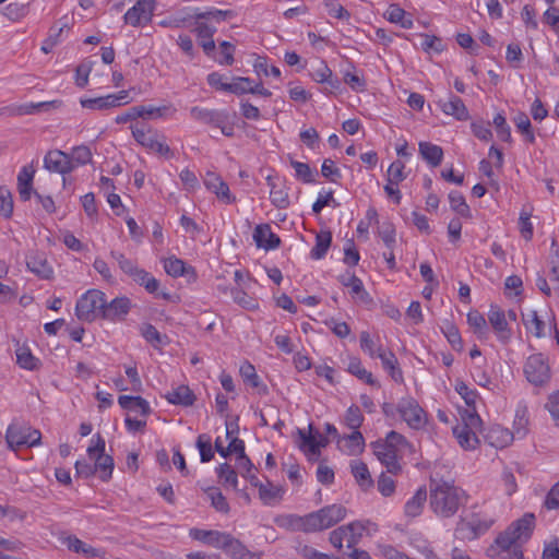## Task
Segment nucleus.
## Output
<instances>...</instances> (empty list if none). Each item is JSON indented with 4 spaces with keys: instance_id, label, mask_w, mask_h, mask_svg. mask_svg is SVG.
Instances as JSON below:
<instances>
[{
    "instance_id": "f257e3e1",
    "label": "nucleus",
    "mask_w": 559,
    "mask_h": 559,
    "mask_svg": "<svg viewBox=\"0 0 559 559\" xmlns=\"http://www.w3.org/2000/svg\"><path fill=\"white\" fill-rule=\"evenodd\" d=\"M467 492L453 481L431 479L429 484V506L442 519L454 516L468 501Z\"/></svg>"
},
{
    "instance_id": "f03ea898",
    "label": "nucleus",
    "mask_w": 559,
    "mask_h": 559,
    "mask_svg": "<svg viewBox=\"0 0 559 559\" xmlns=\"http://www.w3.org/2000/svg\"><path fill=\"white\" fill-rule=\"evenodd\" d=\"M534 526L535 515L525 513L521 519L512 522L504 532L500 533L495 543L503 551L502 557H509L513 554L514 548L522 547V543L531 537Z\"/></svg>"
},
{
    "instance_id": "7ed1b4c3",
    "label": "nucleus",
    "mask_w": 559,
    "mask_h": 559,
    "mask_svg": "<svg viewBox=\"0 0 559 559\" xmlns=\"http://www.w3.org/2000/svg\"><path fill=\"white\" fill-rule=\"evenodd\" d=\"M461 417L462 423L452 429L453 436L464 450H474L479 443L476 430L481 426V418L475 411H464Z\"/></svg>"
},
{
    "instance_id": "20e7f679",
    "label": "nucleus",
    "mask_w": 559,
    "mask_h": 559,
    "mask_svg": "<svg viewBox=\"0 0 559 559\" xmlns=\"http://www.w3.org/2000/svg\"><path fill=\"white\" fill-rule=\"evenodd\" d=\"M131 132L134 140L148 151L166 157L171 155L170 147L166 143V136L157 130L146 124H135L131 126Z\"/></svg>"
},
{
    "instance_id": "39448f33",
    "label": "nucleus",
    "mask_w": 559,
    "mask_h": 559,
    "mask_svg": "<svg viewBox=\"0 0 559 559\" xmlns=\"http://www.w3.org/2000/svg\"><path fill=\"white\" fill-rule=\"evenodd\" d=\"M346 516V509L341 504L326 506L306 515V525L310 532H318L334 526Z\"/></svg>"
},
{
    "instance_id": "423d86ee",
    "label": "nucleus",
    "mask_w": 559,
    "mask_h": 559,
    "mask_svg": "<svg viewBox=\"0 0 559 559\" xmlns=\"http://www.w3.org/2000/svg\"><path fill=\"white\" fill-rule=\"evenodd\" d=\"M105 297V293L99 289H88L83 294L75 306V314L79 320L93 322L97 318L102 319Z\"/></svg>"
},
{
    "instance_id": "0eeeda50",
    "label": "nucleus",
    "mask_w": 559,
    "mask_h": 559,
    "mask_svg": "<svg viewBox=\"0 0 559 559\" xmlns=\"http://www.w3.org/2000/svg\"><path fill=\"white\" fill-rule=\"evenodd\" d=\"M190 116L194 120L221 129L225 136H234V124L229 122L230 115L227 110H214L194 106L190 109Z\"/></svg>"
},
{
    "instance_id": "6e6552de",
    "label": "nucleus",
    "mask_w": 559,
    "mask_h": 559,
    "mask_svg": "<svg viewBox=\"0 0 559 559\" xmlns=\"http://www.w3.org/2000/svg\"><path fill=\"white\" fill-rule=\"evenodd\" d=\"M493 524V520L480 513H472L468 519L461 518L456 524V532L462 538L474 540L484 535Z\"/></svg>"
},
{
    "instance_id": "1a4fd4ad",
    "label": "nucleus",
    "mask_w": 559,
    "mask_h": 559,
    "mask_svg": "<svg viewBox=\"0 0 559 559\" xmlns=\"http://www.w3.org/2000/svg\"><path fill=\"white\" fill-rule=\"evenodd\" d=\"M397 413L402 419L413 429L423 428L427 421L425 411L412 396H406L400 400L397 403Z\"/></svg>"
},
{
    "instance_id": "9d476101",
    "label": "nucleus",
    "mask_w": 559,
    "mask_h": 559,
    "mask_svg": "<svg viewBox=\"0 0 559 559\" xmlns=\"http://www.w3.org/2000/svg\"><path fill=\"white\" fill-rule=\"evenodd\" d=\"M524 373L528 382L539 386L547 383L550 379V368L543 354L530 356L524 366Z\"/></svg>"
},
{
    "instance_id": "9b49d317",
    "label": "nucleus",
    "mask_w": 559,
    "mask_h": 559,
    "mask_svg": "<svg viewBox=\"0 0 559 559\" xmlns=\"http://www.w3.org/2000/svg\"><path fill=\"white\" fill-rule=\"evenodd\" d=\"M87 454L90 459L95 460L94 465L100 471L102 480H109L114 471V459L105 454V440L99 433L96 435V444L87 448Z\"/></svg>"
},
{
    "instance_id": "f8f14e48",
    "label": "nucleus",
    "mask_w": 559,
    "mask_h": 559,
    "mask_svg": "<svg viewBox=\"0 0 559 559\" xmlns=\"http://www.w3.org/2000/svg\"><path fill=\"white\" fill-rule=\"evenodd\" d=\"M362 531L364 526L360 523L353 522L332 531L330 533V542L337 549H342L344 540L348 548H354L359 543Z\"/></svg>"
},
{
    "instance_id": "ddd939ff",
    "label": "nucleus",
    "mask_w": 559,
    "mask_h": 559,
    "mask_svg": "<svg viewBox=\"0 0 559 559\" xmlns=\"http://www.w3.org/2000/svg\"><path fill=\"white\" fill-rule=\"evenodd\" d=\"M154 10V0H138L123 15L124 23L133 27L145 26L152 21Z\"/></svg>"
},
{
    "instance_id": "4468645a",
    "label": "nucleus",
    "mask_w": 559,
    "mask_h": 559,
    "mask_svg": "<svg viewBox=\"0 0 559 559\" xmlns=\"http://www.w3.org/2000/svg\"><path fill=\"white\" fill-rule=\"evenodd\" d=\"M371 447L374 455L386 467L388 473L393 475L401 473L402 466L399 462L401 453L399 451L381 439L372 442Z\"/></svg>"
},
{
    "instance_id": "2eb2a0df",
    "label": "nucleus",
    "mask_w": 559,
    "mask_h": 559,
    "mask_svg": "<svg viewBox=\"0 0 559 559\" xmlns=\"http://www.w3.org/2000/svg\"><path fill=\"white\" fill-rule=\"evenodd\" d=\"M44 167L52 173L63 175L62 183L66 186V174L71 173L74 169L73 160L70 155L61 150H50L44 157Z\"/></svg>"
},
{
    "instance_id": "dca6fc26",
    "label": "nucleus",
    "mask_w": 559,
    "mask_h": 559,
    "mask_svg": "<svg viewBox=\"0 0 559 559\" xmlns=\"http://www.w3.org/2000/svg\"><path fill=\"white\" fill-rule=\"evenodd\" d=\"M128 97L129 93L127 91H120L117 94H109L96 98H81L80 104L86 109L105 110L128 104Z\"/></svg>"
},
{
    "instance_id": "f3484780",
    "label": "nucleus",
    "mask_w": 559,
    "mask_h": 559,
    "mask_svg": "<svg viewBox=\"0 0 559 559\" xmlns=\"http://www.w3.org/2000/svg\"><path fill=\"white\" fill-rule=\"evenodd\" d=\"M131 308L132 302L130 298L126 296L116 297L111 301H107L105 298L102 319L111 322L123 321Z\"/></svg>"
},
{
    "instance_id": "a211bd4d",
    "label": "nucleus",
    "mask_w": 559,
    "mask_h": 559,
    "mask_svg": "<svg viewBox=\"0 0 559 559\" xmlns=\"http://www.w3.org/2000/svg\"><path fill=\"white\" fill-rule=\"evenodd\" d=\"M27 269L41 280H50L53 275V270L47 260L45 252L31 251L26 255Z\"/></svg>"
},
{
    "instance_id": "6ab92c4d",
    "label": "nucleus",
    "mask_w": 559,
    "mask_h": 559,
    "mask_svg": "<svg viewBox=\"0 0 559 559\" xmlns=\"http://www.w3.org/2000/svg\"><path fill=\"white\" fill-rule=\"evenodd\" d=\"M485 441L492 448L504 449L514 440V435L509 429L492 425L484 433Z\"/></svg>"
},
{
    "instance_id": "aec40b11",
    "label": "nucleus",
    "mask_w": 559,
    "mask_h": 559,
    "mask_svg": "<svg viewBox=\"0 0 559 559\" xmlns=\"http://www.w3.org/2000/svg\"><path fill=\"white\" fill-rule=\"evenodd\" d=\"M222 550L231 559H260L258 554L250 551L239 539L228 533L226 534Z\"/></svg>"
},
{
    "instance_id": "412c9836",
    "label": "nucleus",
    "mask_w": 559,
    "mask_h": 559,
    "mask_svg": "<svg viewBox=\"0 0 559 559\" xmlns=\"http://www.w3.org/2000/svg\"><path fill=\"white\" fill-rule=\"evenodd\" d=\"M253 240L258 248H263L265 250H274L281 245V238L272 231L269 224H260L255 226Z\"/></svg>"
},
{
    "instance_id": "4be33fe9",
    "label": "nucleus",
    "mask_w": 559,
    "mask_h": 559,
    "mask_svg": "<svg viewBox=\"0 0 559 559\" xmlns=\"http://www.w3.org/2000/svg\"><path fill=\"white\" fill-rule=\"evenodd\" d=\"M488 320L493 331L497 333L498 338L502 342H508L511 337V330L509 329L504 311L497 306H490Z\"/></svg>"
},
{
    "instance_id": "5701e85b",
    "label": "nucleus",
    "mask_w": 559,
    "mask_h": 559,
    "mask_svg": "<svg viewBox=\"0 0 559 559\" xmlns=\"http://www.w3.org/2000/svg\"><path fill=\"white\" fill-rule=\"evenodd\" d=\"M193 32L195 33L199 44L203 48L205 55L211 56L215 50L213 36L216 33V27L206 22L195 21Z\"/></svg>"
},
{
    "instance_id": "b1692460",
    "label": "nucleus",
    "mask_w": 559,
    "mask_h": 559,
    "mask_svg": "<svg viewBox=\"0 0 559 559\" xmlns=\"http://www.w3.org/2000/svg\"><path fill=\"white\" fill-rule=\"evenodd\" d=\"M26 424L12 423L11 425H9L5 432V441L9 449L17 451L21 447H28V439L26 437Z\"/></svg>"
},
{
    "instance_id": "393cba45",
    "label": "nucleus",
    "mask_w": 559,
    "mask_h": 559,
    "mask_svg": "<svg viewBox=\"0 0 559 559\" xmlns=\"http://www.w3.org/2000/svg\"><path fill=\"white\" fill-rule=\"evenodd\" d=\"M204 183L207 189L216 194V197L226 204H231L236 198L231 195L228 185L222 178L213 173H209Z\"/></svg>"
},
{
    "instance_id": "a878e982",
    "label": "nucleus",
    "mask_w": 559,
    "mask_h": 559,
    "mask_svg": "<svg viewBox=\"0 0 559 559\" xmlns=\"http://www.w3.org/2000/svg\"><path fill=\"white\" fill-rule=\"evenodd\" d=\"M438 104L445 115L453 116L456 120L466 121L469 118V112L459 96L451 95L448 100H439Z\"/></svg>"
},
{
    "instance_id": "bb28decb",
    "label": "nucleus",
    "mask_w": 559,
    "mask_h": 559,
    "mask_svg": "<svg viewBox=\"0 0 559 559\" xmlns=\"http://www.w3.org/2000/svg\"><path fill=\"white\" fill-rule=\"evenodd\" d=\"M35 169L33 165L24 166L17 175V191L20 199L24 202L28 201L34 194L33 179Z\"/></svg>"
},
{
    "instance_id": "cd10ccee",
    "label": "nucleus",
    "mask_w": 559,
    "mask_h": 559,
    "mask_svg": "<svg viewBox=\"0 0 559 559\" xmlns=\"http://www.w3.org/2000/svg\"><path fill=\"white\" fill-rule=\"evenodd\" d=\"M189 534L190 537L195 540H199L205 545L215 547L217 549H222L227 533L214 530L206 531L200 528H191Z\"/></svg>"
},
{
    "instance_id": "c85d7f7f",
    "label": "nucleus",
    "mask_w": 559,
    "mask_h": 559,
    "mask_svg": "<svg viewBox=\"0 0 559 559\" xmlns=\"http://www.w3.org/2000/svg\"><path fill=\"white\" fill-rule=\"evenodd\" d=\"M377 357L381 359L383 369L389 372L392 380L396 383H403V371L400 368L396 356L392 352L385 353L379 349Z\"/></svg>"
},
{
    "instance_id": "c756f323",
    "label": "nucleus",
    "mask_w": 559,
    "mask_h": 559,
    "mask_svg": "<svg viewBox=\"0 0 559 559\" xmlns=\"http://www.w3.org/2000/svg\"><path fill=\"white\" fill-rule=\"evenodd\" d=\"M165 399L174 405H181L185 407L193 405L195 401V395L187 385H179L173 391L168 392L165 395Z\"/></svg>"
},
{
    "instance_id": "7c9ffc66",
    "label": "nucleus",
    "mask_w": 559,
    "mask_h": 559,
    "mask_svg": "<svg viewBox=\"0 0 559 559\" xmlns=\"http://www.w3.org/2000/svg\"><path fill=\"white\" fill-rule=\"evenodd\" d=\"M427 489L426 487H419L415 495L405 503L404 512L406 516L416 518L418 516L427 501Z\"/></svg>"
},
{
    "instance_id": "2f4dec72",
    "label": "nucleus",
    "mask_w": 559,
    "mask_h": 559,
    "mask_svg": "<svg viewBox=\"0 0 559 559\" xmlns=\"http://www.w3.org/2000/svg\"><path fill=\"white\" fill-rule=\"evenodd\" d=\"M352 474L362 490H368L373 486V479L367 464L361 461H353L350 464Z\"/></svg>"
},
{
    "instance_id": "473e14b6",
    "label": "nucleus",
    "mask_w": 559,
    "mask_h": 559,
    "mask_svg": "<svg viewBox=\"0 0 559 559\" xmlns=\"http://www.w3.org/2000/svg\"><path fill=\"white\" fill-rule=\"evenodd\" d=\"M118 403L123 409L139 411L143 416L151 413L148 402L142 396L120 395Z\"/></svg>"
},
{
    "instance_id": "72a5a7b5",
    "label": "nucleus",
    "mask_w": 559,
    "mask_h": 559,
    "mask_svg": "<svg viewBox=\"0 0 559 559\" xmlns=\"http://www.w3.org/2000/svg\"><path fill=\"white\" fill-rule=\"evenodd\" d=\"M528 425H530L528 409H527L526 405L519 404L518 408L515 411V418L513 421L512 433L514 435V438L515 437L519 439L524 438L526 436V433L528 432Z\"/></svg>"
},
{
    "instance_id": "f704fd0d",
    "label": "nucleus",
    "mask_w": 559,
    "mask_h": 559,
    "mask_svg": "<svg viewBox=\"0 0 559 559\" xmlns=\"http://www.w3.org/2000/svg\"><path fill=\"white\" fill-rule=\"evenodd\" d=\"M419 154L432 167L439 166L443 158V150L441 146L430 142L419 143Z\"/></svg>"
},
{
    "instance_id": "c9c22d12",
    "label": "nucleus",
    "mask_w": 559,
    "mask_h": 559,
    "mask_svg": "<svg viewBox=\"0 0 559 559\" xmlns=\"http://www.w3.org/2000/svg\"><path fill=\"white\" fill-rule=\"evenodd\" d=\"M141 335L154 348H160L169 343L166 334H160L157 329L151 323H143L140 328Z\"/></svg>"
},
{
    "instance_id": "e433bc0d",
    "label": "nucleus",
    "mask_w": 559,
    "mask_h": 559,
    "mask_svg": "<svg viewBox=\"0 0 559 559\" xmlns=\"http://www.w3.org/2000/svg\"><path fill=\"white\" fill-rule=\"evenodd\" d=\"M522 320L527 332L538 338L545 335V322L539 319L536 310L522 313Z\"/></svg>"
},
{
    "instance_id": "4c0bfd02",
    "label": "nucleus",
    "mask_w": 559,
    "mask_h": 559,
    "mask_svg": "<svg viewBox=\"0 0 559 559\" xmlns=\"http://www.w3.org/2000/svg\"><path fill=\"white\" fill-rule=\"evenodd\" d=\"M240 374L246 383L252 388L259 389L260 394H266L267 388L262 384L259 376L255 372V368L250 362L246 361L240 366Z\"/></svg>"
},
{
    "instance_id": "58836bf2",
    "label": "nucleus",
    "mask_w": 559,
    "mask_h": 559,
    "mask_svg": "<svg viewBox=\"0 0 559 559\" xmlns=\"http://www.w3.org/2000/svg\"><path fill=\"white\" fill-rule=\"evenodd\" d=\"M332 242V233L330 230H323L317 234L316 245L310 251V257L314 260H320L325 257Z\"/></svg>"
},
{
    "instance_id": "ea45409f",
    "label": "nucleus",
    "mask_w": 559,
    "mask_h": 559,
    "mask_svg": "<svg viewBox=\"0 0 559 559\" xmlns=\"http://www.w3.org/2000/svg\"><path fill=\"white\" fill-rule=\"evenodd\" d=\"M338 281L343 286L350 288V293L353 295L359 296L361 299H365L368 296L361 280L354 273L347 271L338 276Z\"/></svg>"
},
{
    "instance_id": "a19ab883",
    "label": "nucleus",
    "mask_w": 559,
    "mask_h": 559,
    "mask_svg": "<svg viewBox=\"0 0 559 559\" xmlns=\"http://www.w3.org/2000/svg\"><path fill=\"white\" fill-rule=\"evenodd\" d=\"M266 181L269 187L271 188L270 191V200L272 204L277 209H286L289 205V198L288 193L282 189L277 188V185L274 182L272 176L266 177Z\"/></svg>"
},
{
    "instance_id": "79ce46f5",
    "label": "nucleus",
    "mask_w": 559,
    "mask_h": 559,
    "mask_svg": "<svg viewBox=\"0 0 559 559\" xmlns=\"http://www.w3.org/2000/svg\"><path fill=\"white\" fill-rule=\"evenodd\" d=\"M282 489L274 486L270 480L263 486H260L259 498L263 504L272 506L282 499Z\"/></svg>"
},
{
    "instance_id": "37998d69",
    "label": "nucleus",
    "mask_w": 559,
    "mask_h": 559,
    "mask_svg": "<svg viewBox=\"0 0 559 559\" xmlns=\"http://www.w3.org/2000/svg\"><path fill=\"white\" fill-rule=\"evenodd\" d=\"M347 370L355 377H357L359 380L365 381L369 385H378V382L373 379V376L371 372L366 370L362 367V364L359 358H352L348 364Z\"/></svg>"
},
{
    "instance_id": "c03bdc74",
    "label": "nucleus",
    "mask_w": 559,
    "mask_h": 559,
    "mask_svg": "<svg viewBox=\"0 0 559 559\" xmlns=\"http://www.w3.org/2000/svg\"><path fill=\"white\" fill-rule=\"evenodd\" d=\"M235 13L231 10H218V9H211L207 11H199L197 10L194 12V17L197 21H209L214 20L216 22L226 21L227 19L234 17Z\"/></svg>"
},
{
    "instance_id": "a18cd8bd",
    "label": "nucleus",
    "mask_w": 559,
    "mask_h": 559,
    "mask_svg": "<svg viewBox=\"0 0 559 559\" xmlns=\"http://www.w3.org/2000/svg\"><path fill=\"white\" fill-rule=\"evenodd\" d=\"M139 109L142 111L141 118H148V119H156V118H163L167 116H171L176 112V109L173 107V105H164L159 107L155 106H144L140 105Z\"/></svg>"
},
{
    "instance_id": "49530a36",
    "label": "nucleus",
    "mask_w": 559,
    "mask_h": 559,
    "mask_svg": "<svg viewBox=\"0 0 559 559\" xmlns=\"http://www.w3.org/2000/svg\"><path fill=\"white\" fill-rule=\"evenodd\" d=\"M67 546L71 551L83 554L88 558L100 556L99 550L85 544L76 536H69L67 538Z\"/></svg>"
},
{
    "instance_id": "de8ad7c7",
    "label": "nucleus",
    "mask_w": 559,
    "mask_h": 559,
    "mask_svg": "<svg viewBox=\"0 0 559 559\" xmlns=\"http://www.w3.org/2000/svg\"><path fill=\"white\" fill-rule=\"evenodd\" d=\"M16 361L20 367L27 370H35L39 367V359L34 357L29 348L26 346L16 349Z\"/></svg>"
},
{
    "instance_id": "09e8293b",
    "label": "nucleus",
    "mask_w": 559,
    "mask_h": 559,
    "mask_svg": "<svg viewBox=\"0 0 559 559\" xmlns=\"http://www.w3.org/2000/svg\"><path fill=\"white\" fill-rule=\"evenodd\" d=\"M132 280L139 285L144 286L150 294L156 293L159 287V282L143 269H139L132 276Z\"/></svg>"
},
{
    "instance_id": "8fccbe9b",
    "label": "nucleus",
    "mask_w": 559,
    "mask_h": 559,
    "mask_svg": "<svg viewBox=\"0 0 559 559\" xmlns=\"http://www.w3.org/2000/svg\"><path fill=\"white\" fill-rule=\"evenodd\" d=\"M276 524L282 527H287L294 531H304L306 533H309L307 525H306V515L305 516H298V515H285L282 518H278L275 520Z\"/></svg>"
},
{
    "instance_id": "3c124183",
    "label": "nucleus",
    "mask_w": 559,
    "mask_h": 559,
    "mask_svg": "<svg viewBox=\"0 0 559 559\" xmlns=\"http://www.w3.org/2000/svg\"><path fill=\"white\" fill-rule=\"evenodd\" d=\"M207 497L211 499L212 507L221 512V513H228L229 512V504L227 502L226 497L221 492V490L216 487H209L205 490Z\"/></svg>"
},
{
    "instance_id": "603ef678",
    "label": "nucleus",
    "mask_w": 559,
    "mask_h": 559,
    "mask_svg": "<svg viewBox=\"0 0 559 559\" xmlns=\"http://www.w3.org/2000/svg\"><path fill=\"white\" fill-rule=\"evenodd\" d=\"M216 472L223 485H229L234 489H237L238 476L236 469L231 465L228 463H223L216 468Z\"/></svg>"
},
{
    "instance_id": "864d4df0",
    "label": "nucleus",
    "mask_w": 559,
    "mask_h": 559,
    "mask_svg": "<svg viewBox=\"0 0 559 559\" xmlns=\"http://www.w3.org/2000/svg\"><path fill=\"white\" fill-rule=\"evenodd\" d=\"M406 177L405 164L402 160L396 159L389 166L386 171V181L389 183L399 186Z\"/></svg>"
},
{
    "instance_id": "5fc2aeb1",
    "label": "nucleus",
    "mask_w": 559,
    "mask_h": 559,
    "mask_svg": "<svg viewBox=\"0 0 559 559\" xmlns=\"http://www.w3.org/2000/svg\"><path fill=\"white\" fill-rule=\"evenodd\" d=\"M513 121L518 131L525 136L526 141H528L530 143H534L535 135L532 130V123L528 116L525 112L521 111L514 117Z\"/></svg>"
},
{
    "instance_id": "6e6d98bb",
    "label": "nucleus",
    "mask_w": 559,
    "mask_h": 559,
    "mask_svg": "<svg viewBox=\"0 0 559 559\" xmlns=\"http://www.w3.org/2000/svg\"><path fill=\"white\" fill-rule=\"evenodd\" d=\"M449 201L451 209L463 217L471 216V210L467 205L464 195L459 191H451L449 193Z\"/></svg>"
},
{
    "instance_id": "4d7b16f0",
    "label": "nucleus",
    "mask_w": 559,
    "mask_h": 559,
    "mask_svg": "<svg viewBox=\"0 0 559 559\" xmlns=\"http://www.w3.org/2000/svg\"><path fill=\"white\" fill-rule=\"evenodd\" d=\"M455 391L462 396L467 408L465 411H475L476 412V400L478 394L475 390H472L465 384L463 381H460L455 384Z\"/></svg>"
},
{
    "instance_id": "13d9d810",
    "label": "nucleus",
    "mask_w": 559,
    "mask_h": 559,
    "mask_svg": "<svg viewBox=\"0 0 559 559\" xmlns=\"http://www.w3.org/2000/svg\"><path fill=\"white\" fill-rule=\"evenodd\" d=\"M251 79L243 78V76H237L233 79V82H230L228 85H224V92H229L236 95H241L249 93L251 91Z\"/></svg>"
},
{
    "instance_id": "bf43d9fd",
    "label": "nucleus",
    "mask_w": 559,
    "mask_h": 559,
    "mask_svg": "<svg viewBox=\"0 0 559 559\" xmlns=\"http://www.w3.org/2000/svg\"><path fill=\"white\" fill-rule=\"evenodd\" d=\"M467 323L474 329V332L483 337L487 334V322L485 317L477 310L467 313Z\"/></svg>"
},
{
    "instance_id": "052dcab7",
    "label": "nucleus",
    "mask_w": 559,
    "mask_h": 559,
    "mask_svg": "<svg viewBox=\"0 0 559 559\" xmlns=\"http://www.w3.org/2000/svg\"><path fill=\"white\" fill-rule=\"evenodd\" d=\"M298 435L301 439L300 449L306 453L309 452L313 455L320 454V445L318 443V438L312 435H307L305 430L298 429Z\"/></svg>"
},
{
    "instance_id": "680f3d73",
    "label": "nucleus",
    "mask_w": 559,
    "mask_h": 559,
    "mask_svg": "<svg viewBox=\"0 0 559 559\" xmlns=\"http://www.w3.org/2000/svg\"><path fill=\"white\" fill-rule=\"evenodd\" d=\"M298 435L301 439L300 449L306 453L309 452L313 455L320 454V445L318 443V438L312 435H307L305 430L298 429Z\"/></svg>"
},
{
    "instance_id": "e2e57ef3",
    "label": "nucleus",
    "mask_w": 559,
    "mask_h": 559,
    "mask_svg": "<svg viewBox=\"0 0 559 559\" xmlns=\"http://www.w3.org/2000/svg\"><path fill=\"white\" fill-rule=\"evenodd\" d=\"M492 124L496 128L498 138L503 142H511V129L507 123V119L502 114H497L493 118Z\"/></svg>"
},
{
    "instance_id": "0e129e2a",
    "label": "nucleus",
    "mask_w": 559,
    "mask_h": 559,
    "mask_svg": "<svg viewBox=\"0 0 559 559\" xmlns=\"http://www.w3.org/2000/svg\"><path fill=\"white\" fill-rule=\"evenodd\" d=\"M13 214V199L7 187H0V215L10 218Z\"/></svg>"
},
{
    "instance_id": "69168bd1",
    "label": "nucleus",
    "mask_w": 559,
    "mask_h": 559,
    "mask_svg": "<svg viewBox=\"0 0 559 559\" xmlns=\"http://www.w3.org/2000/svg\"><path fill=\"white\" fill-rule=\"evenodd\" d=\"M164 269L166 273L173 277L185 275L188 271L186 263L178 258H169L164 261Z\"/></svg>"
},
{
    "instance_id": "338daca9",
    "label": "nucleus",
    "mask_w": 559,
    "mask_h": 559,
    "mask_svg": "<svg viewBox=\"0 0 559 559\" xmlns=\"http://www.w3.org/2000/svg\"><path fill=\"white\" fill-rule=\"evenodd\" d=\"M69 155L71 160H73L74 168L79 165H86L92 160V152L86 145L73 147L72 153Z\"/></svg>"
},
{
    "instance_id": "774afa93",
    "label": "nucleus",
    "mask_w": 559,
    "mask_h": 559,
    "mask_svg": "<svg viewBox=\"0 0 559 559\" xmlns=\"http://www.w3.org/2000/svg\"><path fill=\"white\" fill-rule=\"evenodd\" d=\"M378 233H379L380 238L384 242L385 247L389 250H392L395 245V241H396L395 240L396 233H395L394 225L391 222H384L379 227Z\"/></svg>"
}]
</instances>
